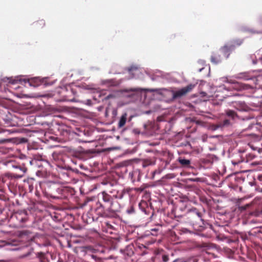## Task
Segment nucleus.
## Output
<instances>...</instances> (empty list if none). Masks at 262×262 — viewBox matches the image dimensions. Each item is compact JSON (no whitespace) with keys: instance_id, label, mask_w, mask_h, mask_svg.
<instances>
[{"instance_id":"nucleus-1","label":"nucleus","mask_w":262,"mask_h":262,"mask_svg":"<svg viewBox=\"0 0 262 262\" xmlns=\"http://www.w3.org/2000/svg\"><path fill=\"white\" fill-rule=\"evenodd\" d=\"M110 192L112 193V196L105 192H102V200L104 204L102 205L100 204V206L102 208L101 212H103L105 208L106 210L114 213L119 211L120 208V204L118 202L113 201V198L119 199L123 198L124 190L113 189Z\"/></svg>"},{"instance_id":"nucleus-2","label":"nucleus","mask_w":262,"mask_h":262,"mask_svg":"<svg viewBox=\"0 0 262 262\" xmlns=\"http://www.w3.org/2000/svg\"><path fill=\"white\" fill-rule=\"evenodd\" d=\"M194 84H190L186 87L183 88L180 90L176 91H172V98L174 99L180 98L185 95L187 93L190 92L194 87Z\"/></svg>"},{"instance_id":"nucleus-3","label":"nucleus","mask_w":262,"mask_h":262,"mask_svg":"<svg viewBox=\"0 0 262 262\" xmlns=\"http://www.w3.org/2000/svg\"><path fill=\"white\" fill-rule=\"evenodd\" d=\"M23 81L25 83H28L30 86H36L38 84V82H41V80L39 77H34L30 80L24 79Z\"/></svg>"},{"instance_id":"nucleus-4","label":"nucleus","mask_w":262,"mask_h":262,"mask_svg":"<svg viewBox=\"0 0 262 262\" xmlns=\"http://www.w3.org/2000/svg\"><path fill=\"white\" fill-rule=\"evenodd\" d=\"M50 189L51 195H53L56 193L58 194L61 193V189L59 187L58 185L54 183L51 184L50 185Z\"/></svg>"},{"instance_id":"nucleus-5","label":"nucleus","mask_w":262,"mask_h":262,"mask_svg":"<svg viewBox=\"0 0 262 262\" xmlns=\"http://www.w3.org/2000/svg\"><path fill=\"white\" fill-rule=\"evenodd\" d=\"M127 115L126 113L122 115L118 123V128H121L125 125L127 120Z\"/></svg>"},{"instance_id":"nucleus-6","label":"nucleus","mask_w":262,"mask_h":262,"mask_svg":"<svg viewBox=\"0 0 262 262\" xmlns=\"http://www.w3.org/2000/svg\"><path fill=\"white\" fill-rule=\"evenodd\" d=\"M211 62L213 63L217 64L221 62V58L220 55H216V54H213L211 56Z\"/></svg>"},{"instance_id":"nucleus-7","label":"nucleus","mask_w":262,"mask_h":262,"mask_svg":"<svg viewBox=\"0 0 262 262\" xmlns=\"http://www.w3.org/2000/svg\"><path fill=\"white\" fill-rule=\"evenodd\" d=\"M178 161L179 163L183 166H188L190 163V160L187 159L180 158Z\"/></svg>"},{"instance_id":"nucleus-8","label":"nucleus","mask_w":262,"mask_h":262,"mask_svg":"<svg viewBox=\"0 0 262 262\" xmlns=\"http://www.w3.org/2000/svg\"><path fill=\"white\" fill-rule=\"evenodd\" d=\"M237 78L243 79L244 80H249L251 78H249L246 73H241L237 77Z\"/></svg>"},{"instance_id":"nucleus-9","label":"nucleus","mask_w":262,"mask_h":262,"mask_svg":"<svg viewBox=\"0 0 262 262\" xmlns=\"http://www.w3.org/2000/svg\"><path fill=\"white\" fill-rule=\"evenodd\" d=\"M226 114H227V116L231 117L233 119H234L235 118V117L236 116L235 113L233 111H231V110L227 111Z\"/></svg>"},{"instance_id":"nucleus-10","label":"nucleus","mask_w":262,"mask_h":262,"mask_svg":"<svg viewBox=\"0 0 262 262\" xmlns=\"http://www.w3.org/2000/svg\"><path fill=\"white\" fill-rule=\"evenodd\" d=\"M134 211L135 210L133 206H130V208L126 210L127 213L128 214L133 213L134 212Z\"/></svg>"},{"instance_id":"nucleus-11","label":"nucleus","mask_w":262,"mask_h":262,"mask_svg":"<svg viewBox=\"0 0 262 262\" xmlns=\"http://www.w3.org/2000/svg\"><path fill=\"white\" fill-rule=\"evenodd\" d=\"M229 124V121L228 120H225L223 122V124L222 125H220L217 127H222L224 126H227Z\"/></svg>"},{"instance_id":"nucleus-12","label":"nucleus","mask_w":262,"mask_h":262,"mask_svg":"<svg viewBox=\"0 0 262 262\" xmlns=\"http://www.w3.org/2000/svg\"><path fill=\"white\" fill-rule=\"evenodd\" d=\"M138 70V67H136V66H131L128 69V71L130 72L131 71H134V70Z\"/></svg>"},{"instance_id":"nucleus-13","label":"nucleus","mask_w":262,"mask_h":262,"mask_svg":"<svg viewBox=\"0 0 262 262\" xmlns=\"http://www.w3.org/2000/svg\"><path fill=\"white\" fill-rule=\"evenodd\" d=\"M16 168H19L21 171H22L24 173L27 171V168L26 167H20L19 166H16L15 167Z\"/></svg>"},{"instance_id":"nucleus-14","label":"nucleus","mask_w":262,"mask_h":262,"mask_svg":"<svg viewBox=\"0 0 262 262\" xmlns=\"http://www.w3.org/2000/svg\"><path fill=\"white\" fill-rule=\"evenodd\" d=\"M249 88H251V86H250L249 85L245 84L243 86V89L244 90H248Z\"/></svg>"},{"instance_id":"nucleus-15","label":"nucleus","mask_w":262,"mask_h":262,"mask_svg":"<svg viewBox=\"0 0 262 262\" xmlns=\"http://www.w3.org/2000/svg\"><path fill=\"white\" fill-rule=\"evenodd\" d=\"M140 90L139 89H131L129 90V91H139Z\"/></svg>"},{"instance_id":"nucleus-16","label":"nucleus","mask_w":262,"mask_h":262,"mask_svg":"<svg viewBox=\"0 0 262 262\" xmlns=\"http://www.w3.org/2000/svg\"><path fill=\"white\" fill-rule=\"evenodd\" d=\"M167 259H168V258H167V256H164L163 257V261H165V262L167 261Z\"/></svg>"},{"instance_id":"nucleus-17","label":"nucleus","mask_w":262,"mask_h":262,"mask_svg":"<svg viewBox=\"0 0 262 262\" xmlns=\"http://www.w3.org/2000/svg\"><path fill=\"white\" fill-rule=\"evenodd\" d=\"M223 79H224L223 80V81H226V82H231V81H228V80L227 77L223 78Z\"/></svg>"},{"instance_id":"nucleus-18","label":"nucleus","mask_w":262,"mask_h":262,"mask_svg":"<svg viewBox=\"0 0 262 262\" xmlns=\"http://www.w3.org/2000/svg\"><path fill=\"white\" fill-rule=\"evenodd\" d=\"M6 141V140H2L0 141V143H3Z\"/></svg>"},{"instance_id":"nucleus-19","label":"nucleus","mask_w":262,"mask_h":262,"mask_svg":"<svg viewBox=\"0 0 262 262\" xmlns=\"http://www.w3.org/2000/svg\"><path fill=\"white\" fill-rule=\"evenodd\" d=\"M227 49V46H225V47H224V48L223 49V50L224 51H225Z\"/></svg>"},{"instance_id":"nucleus-20","label":"nucleus","mask_w":262,"mask_h":262,"mask_svg":"<svg viewBox=\"0 0 262 262\" xmlns=\"http://www.w3.org/2000/svg\"><path fill=\"white\" fill-rule=\"evenodd\" d=\"M196 214L198 215V216L199 217H201V213H199V212H196Z\"/></svg>"},{"instance_id":"nucleus-21","label":"nucleus","mask_w":262,"mask_h":262,"mask_svg":"<svg viewBox=\"0 0 262 262\" xmlns=\"http://www.w3.org/2000/svg\"><path fill=\"white\" fill-rule=\"evenodd\" d=\"M151 92H157V89H154V90H151Z\"/></svg>"},{"instance_id":"nucleus-22","label":"nucleus","mask_w":262,"mask_h":262,"mask_svg":"<svg viewBox=\"0 0 262 262\" xmlns=\"http://www.w3.org/2000/svg\"><path fill=\"white\" fill-rule=\"evenodd\" d=\"M258 89L262 90V85H259Z\"/></svg>"},{"instance_id":"nucleus-23","label":"nucleus","mask_w":262,"mask_h":262,"mask_svg":"<svg viewBox=\"0 0 262 262\" xmlns=\"http://www.w3.org/2000/svg\"><path fill=\"white\" fill-rule=\"evenodd\" d=\"M29 187H30V188L31 189H33V187L32 185H30V186H29Z\"/></svg>"},{"instance_id":"nucleus-24","label":"nucleus","mask_w":262,"mask_h":262,"mask_svg":"<svg viewBox=\"0 0 262 262\" xmlns=\"http://www.w3.org/2000/svg\"><path fill=\"white\" fill-rule=\"evenodd\" d=\"M21 221L22 222H25L26 221V219H21Z\"/></svg>"},{"instance_id":"nucleus-25","label":"nucleus","mask_w":262,"mask_h":262,"mask_svg":"<svg viewBox=\"0 0 262 262\" xmlns=\"http://www.w3.org/2000/svg\"><path fill=\"white\" fill-rule=\"evenodd\" d=\"M232 164H234V165H235V164H236L237 163H235V162H232Z\"/></svg>"},{"instance_id":"nucleus-26","label":"nucleus","mask_w":262,"mask_h":262,"mask_svg":"<svg viewBox=\"0 0 262 262\" xmlns=\"http://www.w3.org/2000/svg\"><path fill=\"white\" fill-rule=\"evenodd\" d=\"M23 177V176H18L17 177L18 178H21Z\"/></svg>"},{"instance_id":"nucleus-27","label":"nucleus","mask_w":262,"mask_h":262,"mask_svg":"<svg viewBox=\"0 0 262 262\" xmlns=\"http://www.w3.org/2000/svg\"><path fill=\"white\" fill-rule=\"evenodd\" d=\"M29 180H33V179H30L29 180H28V181H29Z\"/></svg>"}]
</instances>
